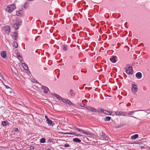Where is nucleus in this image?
I'll use <instances>...</instances> for the list:
<instances>
[{
  "mask_svg": "<svg viewBox=\"0 0 150 150\" xmlns=\"http://www.w3.org/2000/svg\"><path fill=\"white\" fill-rule=\"evenodd\" d=\"M103 111V113H104L105 114H106L107 115H111V114H112V112H109V111H107L106 110H104Z\"/></svg>",
  "mask_w": 150,
  "mask_h": 150,
  "instance_id": "18",
  "label": "nucleus"
},
{
  "mask_svg": "<svg viewBox=\"0 0 150 150\" xmlns=\"http://www.w3.org/2000/svg\"><path fill=\"white\" fill-rule=\"evenodd\" d=\"M138 137V135L137 134H135L131 137V139L132 140H135Z\"/></svg>",
  "mask_w": 150,
  "mask_h": 150,
  "instance_id": "19",
  "label": "nucleus"
},
{
  "mask_svg": "<svg viewBox=\"0 0 150 150\" xmlns=\"http://www.w3.org/2000/svg\"><path fill=\"white\" fill-rule=\"evenodd\" d=\"M30 148L31 150H34V147L33 146H31Z\"/></svg>",
  "mask_w": 150,
  "mask_h": 150,
  "instance_id": "36",
  "label": "nucleus"
},
{
  "mask_svg": "<svg viewBox=\"0 0 150 150\" xmlns=\"http://www.w3.org/2000/svg\"><path fill=\"white\" fill-rule=\"evenodd\" d=\"M42 89L43 90L44 92L45 93H47L48 92V91H49V88L45 86H42Z\"/></svg>",
  "mask_w": 150,
  "mask_h": 150,
  "instance_id": "14",
  "label": "nucleus"
},
{
  "mask_svg": "<svg viewBox=\"0 0 150 150\" xmlns=\"http://www.w3.org/2000/svg\"><path fill=\"white\" fill-rule=\"evenodd\" d=\"M86 108L88 110H90L93 112H95L96 111V109L95 108L91 107L88 106H87L86 107Z\"/></svg>",
  "mask_w": 150,
  "mask_h": 150,
  "instance_id": "10",
  "label": "nucleus"
},
{
  "mask_svg": "<svg viewBox=\"0 0 150 150\" xmlns=\"http://www.w3.org/2000/svg\"><path fill=\"white\" fill-rule=\"evenodd\" d=\"M70 94L71 96H73V92L72 89H71L70 90Z\"/></svg>",
  "mask_w": 150,
  "mask_h": 150,
  "instance_id": "33",
  "label": "nucleus"
},
{
  "mask_svg": "<svg viewBox=\"0 0 150 150\" xmlns=\"http://www.w3.org/2000/svg\"><path fill=\"white\" fill-rule=\"evenodd\" d=\"M29 5V4L28 2H26L24 5V7L25 8H28Z\"/></svg>",
  "mask_w": 150,
  "mask_h": 150,
  "instance_id": "29",
  "label": "nucleus"
},
{
  "mask_svg": "<svg viewBox=\"0 0 150 150\" xmlns=\"http://www.w3.org/2000/svg\"><path fill=\"white\" fill-rule=\"evenodd\" d=\"M5 86L6 88L7 89L9 88H10V87L8 86L5 85Z\"/></svg>",
  "mask_w": 150,
  "mask_h": 150,
  "instance_id": "40",
  "label": "nucleus"
},
{
  "mask_svg": "<svg viewBox=\"0 0 150 150\" xmlns=\"http://www.w3.org/2000/svg\"><path fill=\"white\" fill-rule=\"evenodd\" d=\"M8 123V122L7 121H3L1 122V125L4 126H6Z\"/></svg>",
  "mask_w": 150,
  "mask_h": 150,
  "instance_id": "21",
  "label": "nucleus"
},
{
  "mask_svg": "<svg viewBox=\"0 0 150 150\" xmlns=\"http://www.w3.org/2000/svg\"><path fill=\"white\" fill-rule=\"evenodd\" d=\"M21 65L23 66V67L24 69L25 70L28 71V66L24 63H22L21 64Z\"/></svg>",
  "mask_w": 150,
  "mask_h": 150,
  "instance_id": "16",
  "label": "nucleus"
},
{
  "mask_svg": "<svg viewBox=\"0 0 150 150\" xmlns=\"http://www.w3.org/2000/svg\"><path fill=\"white\" fill-rule=\"evenodd\" d=\"M135 76L137 79H140L142 77V74L140 72H138L136 74Z\"/></svg>",
  "mask_w": 150,
  "mask_h": 150,
  "instance_id": "15",
  "label": "nucleus"
},
{
  "mask_svg": "<svg viewBox=\"0 0 150 150\" xmlns=\"http://www.w3.org/2000/svg\"><path fill=\"white\" fill-rule=\"evenodd\" d=\"M17 58L20 60H21V59H22L20 55H17Z\"/></svg>",
  "mask_w": 150,
  "mask_h": 150,
  "instance_id": "34",
  "label": "nucleus"
},
{
  "mask_svg": "<svg viewBox=\"0 0 150 150\" xmlns=\"http://www.w3.org/2000/svg\"><path fill=\"white\" fill-rule=\"evenodd\" d=\"M53 95L59 100L62 101L63 100H64V99L61 96L57 94L54 93Z\"/></svg>",
  "mask_w": 150,
  "mask_h": 150,
  "instance_id": "11",
  "label": "nucleus"
},
{
  "mask_svg": "<svg viewBox=\"0 0 150 150\" xmlns=\"http://www.w3.org/2000/svg\"><path fill=\"white\" fill-rule=\"evenodd\" d=\"M14 34L12 35V36L13 37V38H14V40H16V38L17 37V33H16V32H14Z\"/></svg>",
  "mask_w": 150,
  "mask_h": 150,
  "instance_id": "23",
  "label": "nucleus"
},
{
  "mask_svg": "<svg viewBox=\"0 0 150 150\" xmlns=\"http://www.w3.org/2000/svg\"><path fill=\"white\" fill-rule=\"evenodd\" d=\"M145 110H134L133 111H130V112H126L127 114V116H130L133 115L135 112L139 111H144Z\"/></svg>",
  "mask_w": 150,
  "mask_h": 150,
  "instance_id": "7",
  "label": "nucleus"
},
{
  "mask_svg": "<svg viewBox=\"0 0 150 150\" xmlns=\"http://www.w3.org/2000/svg\"><path fill=\"white\" fill-rule=\"evenodd\" d=\"M126 72L127 74H132L133 73L132 68L131 67H129L126 69Z\"/></svg>",
  "mask_w": 150,
  "mask_h": 150,
  "instance_id": "3",
  "label": "nucleus"
},
{
  "mask_svg": "<svg viewBox=\"0 0 150 150\" xmlns=\"http://www.w3.org/2000/svg\"><path fill=\"white\" fill-rule=\"evenodd\" d=\"M73 141L76 143H79L81 142V140L78 138H76L73 139Z\"/></svg>",
  "mask_w": 150,
  "mask_h": 150,
  "instance_id": "17",
  "label": "nucleus"
},
{
  "mask_svg": "<svg viewBox=\"0 0 150 150\" xmlns=\"http://www.w3.org/2000/svg\"><path fill=\"white\" fill-rule=\"evenodd\" d=\"M40 142L41 143H44L45 142V140L44 138H42L40 140Z\"/></svg>",
  "mask_w": 150,
  "mask_h": 150,
  "instance_id": "25",
  "label": "nucleus"
},
{
  "mask_svg": "<svg viewBox=\"0 0 150 150\" xmlns=\"http://www.w3.org/2000/svg\"><path fill=\"white\" fill-rule=\"evenodd\" d=\"M111 119V118L110 117L107 116L105 117L104 119V120L105 121H110Z\"/></svg>",
  "mask_w": 150,
  "mask_h": 150,
  "instance_id": "22",
  "label": "nucleus"
},
{
  "mask_svg": "<svg viewBox=\"0 0 150 150\" xmlns=\"http://www.w3.org/2000/svg\"><path fill=\"white\" fill-rule=\"evenodd\" d=\"M131 117H132L134 118H135V119H137V117H134V116H131Z\"/></svg>",
  "mask_w": 150,
  "mask_h": 150,
  "instance_id": "45",
  "label": "nucleus"
},
{
  "mask_svg": "<svg viewBox=\"0 0 150 150\" xmlns=\"http://www.w3.org/2000/svg\"><path fill=\"white\" fill-rule=\"evenodd\" d=\"M22 11L21 10L17 11L16 12V13L17 16H19L21 14V13H22Z\"/></svg>",
  "mask_w": 150,
  "mask_h": 150,
  "instance_id": "26",
  "label": "nucleus"
},
{
  "mask_svg": "<svg viewBox=\"0 0 150 150\" xmlns=\"http://www.w3.org/2000/svg\"><path fill=\"white\" fill-rule=\"evenodd\" d=\"M131 105V103H128L127 105V106H130Z\"/></svg>",
  "mask_w": 150,
  "mask_h": 150,
  "instance_id": "38",
  "label": "nucleus"
},
{
  "mask_svg": "<svg viewBox=\"0 0 150 150\" xmlns=\"http://www.w3.org/2000/svg\"><path fill=\"white\" fill-rule=\"evenodd\" d=\"M147 110V111H150L149 112H148V114H149V113H150V109H149V110Z\"/></svg>",
  "mask_w": 150,
  "mask_h": 150,
  "instance_id": "43",
  "label": "nucleus"
},
{
  "mask_svg": "<svg viewBox=\"0 0 150 150\" xmlns=\"http://www.w3.org/2000/svg\"><path fill=\"white\" fill-rule=\"evenodd\" d=\"M67 46L66 45H64L63 47V50L64 51H66L67 50Z\"/></svg>",
  "mask_w": 150,
  "mask_h": 150,
  "instance_id": "32",
  "label": "nucleus"
},
{
  "mask_svg": "<svg viewBox=\"0 0 150 150\" xmlns=\"http://www.w3.org/2000/svg\"><path fill=\"white\" fill-rule=\"evenodd\" d=\"M47 123L48 125H51L52 123V120L49 119L48 118H47Z\"/></svg>",
  "mask_w": 150,
  "mask_h": 150,
  "instance_id": "24",
  "label": "nucleus"
},
{
  "mask_svg": "<svg viewBox=\"0 0 150 150\" xmlns=\"http://www.w3.org/2000/svg\"><path fill=\"white\" fill-rule=\"evenodd\" d=\"M34 80H35V81H33V82H36V83L37 82V81H36L35 79H34Z\"/></svg>",
  "mask_w": 150,
  "mask_h": 150,
  "instance_id": "44",
  "label": "nucleus"
},
{
  "mask_svg": "<svg viewBox=\"0 0 150 150\" xmlns=\"http://www.w3.org/2000/svg\"><path fill=\"white\" fill-rule=\"evenodd\" d=\"M14 131L15 132H17L18 131V128H16L14 129Z\"/></svg>",
  "mask_w": 150,
  "mask_h": 150,
  "instance_id": "37",
  "label": "nucleus"
},
{
  "mask_svg": "<svg viewBox=\"0 0 150 150\" xmlns=\"http://www.w3.org/2000/svg\"><path fill=\"white\" fill-rule=\"evenodd\" d=\"M46 150H51L49 148H47L46 149Z\"/></svg>",
  "mask_w": 150,
  "mask_h": 150,
  "instance_id": "47",
  "label": "nucleus"
},
{
  "mask_svg": "<svg viewBox=\"0 0 150 150\" xmlns=\"http://www.w3.org/2000/svg\"><path fill=\"white\" fill-rule=\"evenodd\" d=\"M45 118L47 119V118H48L47 116L46 115H45Z\"/></svg>",
  "mask_w": 150,
  "mask_h": 150,
  "instance_id": "46",
  "label": "nucleus"
},
{
  "mask_svg": "<svg viewBox=\"0 0 150 150\" xmlns=\"http://www.w3.org/2000/svg\"><path fill=\"white\" fill-rule=\"evenodd\" d=\"M100 136L101 138L103 140H108V137L107 136L106 134L103 132H102L100 133Z\"/></svg>",
  "mask_w": 150,
  "mask_h": 150,
  "instance_id": "6",
  "label": "nucleus"
},
{
  "mask_svg": "<svg viewBox=\"0 0 150 150\" xmlns=\"http://www.w3.org/2000/svg\"><path fill=\"white\" fill-rule=\"evenodd\" d=\"M16 6L15 4H12L9 5L7 6L6 10V11L9 13H11L16 8Z\"/></svg>",
  "mask_w": 150,
  "mask_h": 150,
  "instance_id": "1",
  "label": "nucleus"
},
{
  "mask_svg": "<svg viewBox=\"0 0 150 150\" xmlns=\"http://www.w3.org/2000/svg\"><path fill=\"white\" fill-rule=\"evenodd\" d=\"M103 110H104L101 109L100 108H99L97 111V112H102L103 113Z\"/></svg>",
  "mask_w": 150,
  "mask_h": 150,
  "instance_id": "31",
  "label": "nucleus"
},
{
  "mask_svg": "<svg viewBox=\"0 0 150 150\" xmlns=\"http://www.w3.org/2000/svg\"><path fill=\"white\" fill-rule=\"evenodd\" d=\"M73 128H74V130L76 129V130L78 131L79 132L81 133L82 132H83V130L82 129H81L79 128H77L75 127H73Z\"/></svg>",
  "mask_w": 150,
  "mask_h": 150,
  "instance_id": "20",
  "label": "nucleus"
},
{
  "mask_svg": "<svg viewBox=\"0 0 150 150\" xmlns=\"http://www.w3.org/2000/svg\"><path fill=\"white\" fill-rule=\"evenodd\" d=\"M3 31L6 34L8 35L11 31L9 26L8 25L5 26L3 28Z\"/></svg>",
  "mask_w": 150,
  "mask_h": 150,
  "instance_id": "2",
  "label": "nucleus"
},
{
  "mask_svg": "<svg viewBox=\"0 0 150 150\" xmlns=\"http://www.w3.org/2000/svg\"><path fill=\"white\" fill-rule=\"evenodd\" d=\"M48 141L50 143H52V140L51 139H49L48 140Z\"/></svg>",
  "mask_w": 150,
  "mask_h": 150,
  "instance_id": "35",
  "label": "nucleus"
},
{
  "mask_svg": "<svg viewBox=\"0 0 150 150\" xmlns=\"http://www.w3.org/2000/svg\"><path fill=\"white\" fill-rule=\"evenodd\" d=\"M146 112V113H147V112ZM148 112H147V113H148Z\"/></svg>",
  "mask_w": 150,
  "mask_h": 150,
  "instance_id": "50",
  "label": "nucleus"
},
{
  "mask_svg": "<svg viewBox=\"0 0 150 150\" xmlns=\"http://www.w3.org/2000/svg\"><path fill=\"white\" fill-rule=\"evenodd\" d=\"M13 47L15 48H17L18 47V43L16 42H14L13 43Z\"/></svg>",
  "mask_w": 150,
  "mask_h": 150,
  "instance_id": "27",
  "label": "nucleus"
},
{
  "mask_svg": "<svg viewBox=\"0 0 150 150\" xmlns=\"http://www.w3.org/2000/svg\"><path fill=\"white\" fill-rule=\"evenodd\" d=\"M76 134L75 133H69V135H75Z\"/></svg>",
  "mask_w": 150,
  "mask_h": 150,
  "instance_id": "39",
  "label": "nucleus"
},
{
  "mask_svg": "<svg viewBox=\"0 0 150 150\" xmlns=\"http://www.w3.org/2000/svg\"><path fill=\"white\" fill-rule=\"evenodd\" d=\"M121 127V126H118L117 127V128H119V127Z\"/></svg>",
  "mask_w": 150,
  "mask_h": 150,
  "instance_id": "48",
  "label": "nucleus"
},
{
  "mask_svg": "<svg viewBox=\"0 0 150 150\" xmlns=\"http://www.w3.org/2000/svg\"><path fill=\"white\" fill-rule=\"evenodd\" d=\"M116 57V56H112L110 58V60L112 62L115 63L116 62V60L115 59Z\"/></svg>",
  "mask_w": 150,
  "mask_h": 150,
  "instance_id": "13",
  "label": "nucleus"
},
{
  "mask_svg": "<svg viewBox=\"0 0 150 150\" xmlns=\"http://www.w3.org/2000/svg\"><path fill=\"white\" fill-rule=\"evenodd\" d=\"M115 113L116 114V115L118 116H126L127 115H125V114L126 113V112H119L118 111H116L115 112Z\"/></svg>",
  "mask_w": 150,
  "mask_h": 150,
  "instance_id": "5",
  "label": "nucleus"
},
{
  "mask_svg": "<svg viewBox=\"0 0 150 150\" xmlns=\"http://www.w3.org/2000/svg\"><path fill=\"white\" fill-rule=\"evenodd\" d=\"M0 54L1 57L4 59H6L7 58L6 56V53L5 51H1L0 53Z\"/></svg>",
  "mask_w": 150,
  "mask_h": 150,
  "instance_id": "8",
  "label": "nucleus"
},
{
  "mask_svg": "<svg viewBox=\"0 0 150 150\" xmlns=\"http://www.w3.org/2000/svg\"><path fill=\"white\" fill-rule=\"evenodd\" d=\"M64 134H69V133H64Z\"/></svg>",
  "mask_w": 150,
  "mask_h": 150,
  "instance_id": "42",
  "label": "nucleus"
},
{
  "mask_svg": "<svg viewBox=\"0 0 150 150\" xmlns=\"http://www.w3.org/2000/svg\"><path fill=\"white\" fill-rule=\"evenodd\" d=\"M143 147H143V146L141 148H142V149L143 148Z\"/></svg>",
  "mask_w": 150,
  "mask_h": 150,
  "instance_id": "49",
  "label": "nucleus"
},
{
  "mask_svg": "<svg viewBox=\"0 0 150 150\" xmlns=\"http://www.w3.org/2000/svg\"><path fill=\"white\" fill-rule=\"evenodd\" d=\"M75 135L77 137H79V136H81V135L79 134H75Z\"/></svg>",
  "mask_w": 150,
  "mask_h": 150,
  "instance_id": "41",
  "label": "nucleus"
},
{
  "mask_svg": "<svg viewBox=\"0 0 150 150\" xmlns=\"http://www.w3.org/2000/svg\"><path fill=\"white\" fill-rule=\"evenodd\" d=\"M81 133L82 134H85L87 135H91V134L89 132H85L83 130V132H82Z\"/></svg>",
  "mask_w": 150,
  "mask_h": 150,
  "instance_id": "28",
  "label": "nucleus"
},
{
  "mask_svg": "<svg viewBox=\"0 0 150 150\" xmlns=\"http://www.w3.org/2000/svg\"><path fill=\"white\" fill-rule=\"evenodd\" d=\"M62 102L69 105H72V103L70 101L67 99H64V100H63Z\"/></svg>",
  "mask_w": 150,
  "mask_h": 150,
  "instance_id": "12",
  "label": "nucleus"
},
{
  "mask_svg": "<svg viewBox=\"0 0 150 150\" xmlns=\"http://www.w3.org/2000/svg\"><path fill=\"white\" fill-rule=\"evenodd\" d=\"M137 86L135 84H133L132 86V91L133 93H135L137 91Z\"/></svg>",
  "mask_w": 150,
  "mask_h": 150,
  "instance_id": "4",
  "label": "nucleus"
},
{
  "mask_svg": "<svg viewBox=\"0 0 150 150\" xmlns=\"http://www.w3.org/2000/svg\"><path fill=\"white\" fill-rule=\"evenodd\" d=\"M61 146L62 147H68L69 146V145L68 144H64V145H62Z\"/></svg>",
  "mask_w": 150,
  "mask_h": 150,
  "instance_id": "30",
  "label": "nucleus"
},
{
  "mask_svg": "<svg viewBox=\"0 0 150 150\" xmlns=\"http://www.w3.org/2000/svg\"><path fill=\"white\" fill-rule=\"evenodd\" d=\"M21 25V24L20 23H14L13 26V28L15 30H18Z\"/></svg>",
  "mask_w": 150,
  "mask_h": 150,
  "instance_id": "9",
  "label": "nucleus"
}]
</instances>
